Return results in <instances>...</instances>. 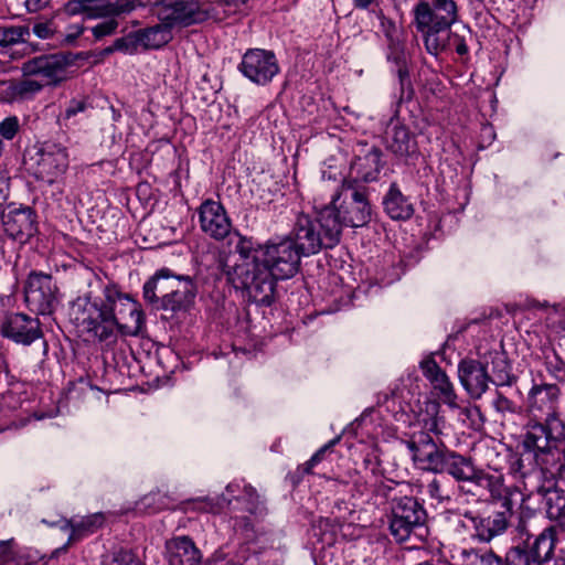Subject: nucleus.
Here are the masks:
<instances>
[{"label": "nucleus", "instance_id": "412c9836", "mask_svg": "<svg viewBox=\"0 0 565 565\" xmlns=\"http://www.w3.org/2000/svg\"><path fill=\"white\" fill-rule=\"evenodd\" d=\"M166 559L169 565H199L202 553L191 537L181 535L167 541Z\"/></svg>", "mask_w": 565, "mask_h": 565}, {"label": "nucleus", "instance_id": "79ce46f5", "mask_svg": "<svg viewBox=\"0 0 565 565\" xmlns=\"http://www.w3.org/2000/svg\"><path fill=\"white\" fill-rule=\"evenodd\" d=\"M223 502L228 504L231 501L226 500L225 498L222 499V502L220 500L214 501L210 498H196L190 500L188 504L190 505L189 509L193 511L218 513L223 509Z\"/></svg>", "mask_w": 565, "mask_h": 565}, {"label": "nucleus", "instance_id": "dca6fc26", "mask_svg": "<svg viewBox=\"0 0 565 565\" xmlns=\"http://www.w3.org/2000/svg\"><path fill=\"white\" fill-rule=\"evenodd\" d=\"M6 234L20 244H25L38 232L36 215L30 207H11L1 214Z\"/></svg>", "mask_w": 565, "mask_h": 565}, {"label": "nucleus", "instance_id": "a19ab883", "mask_svg": "<svg viewBox=\"0 0 565 565\" xmlns=\"http://www.w3.org/2000/svg\"><path fill=\"white\" fill-rule=\"evenodd\" d=\"M142 40H140L139 31L130 32L129 34L118 38L114 41V49L125 54H135L138 52Z\"/></svg>", "mask_w": 565, "mask_h": 565}, {"label": "nucleus", "instance_id": "69168bd1", "mask_svg": "<svg viewBox=\"0 0 565 565\" xmlns=\"http://www.w3.org/2000/svg\"><path fill=\"white\" fill-rule=\"evenodd\" d=\"M396 74L399 81L401 88L404 89L406 84H409V70L408 64L405 63L404 65H397L395 66Z\"/></svg>", "mask_w": 565, "mask_h": 565}, {"label": "nucleus", "instance_id": "338daca9", "mask_svg": "<svg viewBox=\"0 0 565 565\" xmlns=\"http://www.w3.org/2000/svg\"><path fill=\"white\" fill-rule=\"evenodd\" d=\"M68 30L70 32L65 36V42L73 43L79 35H82V33L84 32V26L79 24L71 25Z\"/></svg>", "mask_w": 565, "mask_h": 565}, {"label": "nucleus", "instance_id": "2f4dec72", "mask_svg": "<svg viewBox=\"0 0 565 565\" xmlns=\"http://www.w3.org/2000/svg\"><path fill=\"white\" fill-rule=\"evenodd\" d=\"M490 361L488 364L491 366L490 383L494 384L498 388L504 386H512L516 382V376L512 373V366L503 353L494 352L489 354Z\"/></svg>", "mask_w": 565, "mask_h": 565}, {"label": "nucleus", "instance_id": "a878e982", "mask_svg": "<svg viewBox=\"0 0 565 565\" xmlns=\"http://www.w3.org/2000/svg\"><path fill=\"white\" fill-rule=\"evenodd\" d=\"M480 470L476 469L470 458L448 449L438 473L447 472L457 481L472 482Z\"/></svg>", "mask_w": 565, "mask_h": 565}, {"label": "nucleus", "instance_id": "a211bd4d", "mask_svg": "<svg viewBox=\"0 0 565 565\" xmlns=\"http://www.w3.org/2000/svg\"><path fill=\"white\" fill-rule=\"evenodd\" d=\"M199 221L201 230L216 241L224 239L232 230V223L225 209L213 200H206L200 205Z\"/></svg>", "mask_w": 565, "mask_h": 565}, {"label": "nucleus", "instance_id": "f03ea898", "mask_svg": "<svg viewBox=\"0 0 565 565\" xmlns=\"http://www.w3.org/2000/svg\"><path fill=\"white\" fill-rule=\"evenodd\" d=\"M286 237H291L296 248L309 256L323 248H333L341 238V224L335 217L334 209L323 206L317 218L309 215H298L292 231Z\"/></svg>", "mask_w": 565, "mask_h": 565}, {"label": "nucleus", "instance_id": "f3484780", "mask_svg": "<svg viewBox=\"0 0 565 565\" xmlns=\"http://www.w3.org/2000/svg\"><path fill=\"white\" fill-rule=\"evenodd\" d=\"M488 362L466 358L462 359L458 364V377L473 399H479L488 391L490 383V375L488 373Z\"/></svg>", "mask_w": 565, "mask_h": 565}, {"label": "nucleus", "instance_id": "7c9ffc66", "mask_svg": "<svg viewBox=\"0 0 565 565\" xmlns=\"http://www.w3.org/2000/svg\"><path fill=\"white\" fill-rule=\"evenodd\" d=\"M106 521V516L102 512L93 513L82 518L79 521L75 522L73 520H67L63 529L70 530L71 534L68 537L70 542L78 541L87 535L95 533L98 529H100Z\"/></svg>", "mask_w": 565, "mask_h": 565}, {"label": "nucleus", "instance_id": "6ab92c4d", "mask_svg": "<svg viewBox=\"0 0 565 565\" xmlns=\"http://www.w3.org/2000/svg\"><path fill=\"white\" fill-rule=\"evenodd\" d=\"M512 514L513 511L508 508L495 511L487 516L473 515L471 512H466L465 519L471 522L475 530L473 536L480 542L488 543L507 531Z\"/></svg>", "mask_w": 565, "mask_h": 565}, {"label": "nucleus", "instance_id": "58836bf2", "mask_svg": "<svg viewBox=\"0 0 565 565\" xmlns=\"http://www.w3.org/2000/svg\"><path fill=\"white\" fill-rule=\"evenodd\" d=\"M430 383L434 388L439 392V397L445 404L451 407H457V395L455 393L454 385L446 373L439 375V377H436Z\"/></svg>", "mask_w": 565, "mask_h": 565}, {"label": "nucleus", "instance_id": "a18cd8bd", "mask_svg": "<svg viewBox=\"0 0 565 565\" xmlns=\"http://www.w3.org/2000/svg\"><path fill=\"white\" fill-rule=\"evenodd\" d=\"M9 563H21V556L17 550V544L13 539L0 541V565Z\"/></svg>", "mask_w": 565, "mask_h": 565}, {"label": "nucleus", "instance_id": "ddd939ff", "mask_svg": "<svg viewBox=\"0 0 565 565\" xmlns=\"http://www.w3.org/2000/svg\"><path fill=\"white\" fill-rule=\"evenodd\" d=\"M554 526L546 527L531 547L516 545L505 554V565H542L551 559L554 548Z\"/></svg>", "mask_w": 565, "mask_h": 565}, {"label": "nucleus", "instance_id": "603ef678", "mask_svg": "<svg viewBox=\"0 0 565 565\" xmlns=\"http://www.w3.org/2000/svg\"><path fill=\"white\" fill-rule=\"evenodd\" d=\"M492 405L497 412L502 414L518 413V405L512 399L507 397L500 390L495 391V396L492 401Z\"/></svg>", "mask_w": 565, "mask_h": 565}, {"label": "nucleus", "instance_id": "de8ad7c7", "mask_svg": "<svg viewBox=\"0 0 565 565\" xmlns=\"http://www.w3.org/2000/svg\"><path fill=\"white\" fill-rule=\"evenodd\" d=\"M338 441L339 437L330 440L328 444L322 446L318 451H316L308 461H306L301 467H299V470H301L302 475L311 473L313 467L321 462L326 452L330 450Z\"/></svg>", "mask_w": 565, "mask_h": 565}, {"label": "nucleus", "instance_id": "3c124183", "mask_svg": "<svg viewBox=\"0 0 565 565\" xmlns=\"http://www.w3.org/2000/svg\"><path fill=\"white\" fill-rule=\"evenodd\" d=\"M21 100L29 99L42 90L44 84L36 79L23 78L18 81Z\"/></svg>", "mask_w": 565, "mask_h": 565}, {"label": "nucleus", "instance_id": "ea45409f", "mask_svg": "<svg viewBox=\"0 0 565 565\" xmlns=\"http://www.w3.org/2000/svg\"><path fill=\"white\" fill-rule=\"evenodd\" d=\"M243 492L242 499L246 504V510L253 515L263 516L266 513V507L260 500L256 489L252 486H244Z\"/></svg>", "mask_w": 565, "mask_h": 565}, {"label": "nucleus", "instance_id": "39448f33", "mask_svg": "<svg viewBox=\"0 0 565 565\" xmlns=\"http://www.w3.org/2000/svg\"><path fill=\"white\" fill-rule=\"evenodd\" d=\"M328 206L334 209L341 228L343 226L362 227L372 220L373 211L367 192L355 184V181H343Z\"/></svg>", "mask_w": 565, "mask_h": 565}, {"label": "nucleus", "instance_id": "13d9d810", "mask_svg": "<svg viewBox=\"0 0 565 565\" xmlns=\"http://www.w3.org/2000/svg\"><path fill=\"white\" fill-rule=\"evenodd\" d=\"M18 81H8L2 83V97L7 102H17L21 100V94L18 92L19 89Z\"/></svg>", "mask_w": 565, "mask_h": 565}, {"label": "nucleus", "instance_id": "7ed1b4c3", "mask_svg": "<svg viewBox=\"0 0 565 565\" xmlns=\"http://www.w3.org/2000/svg\"><path fill=\"white\" fill-rule=\"evenodd\" d=\"M225 274L234 288L246 292L252 301L264 306L273 303L278 279L257 253L252 260L227 267Z\"/></svg>", "mask_w": 565, "mask_h": 565}, {"label": "nucleus", "instance_id": "72a5a7b5", "mask_svg": "<svg viewBox=\"0 0 565 565\" xmlns=\"http://www.w3.org/2000/svg\"><path fill=\"white\" fill-rule=\"evenodd\" d=\"M431 433H439L436 418L425 419L422 429L412 433L409 439L406 440V446L411 450L412 456L437 444Z\"/></svg>", "mask_w": 565, "mask_h": 565}, {"label": "nucleus", "instance_id": "4be33fe9", "mask_svg": "<svg viewBox=\"0 0 565 565\" xmlns=\"http://www.w3.org/2000/svg\"><path fill=\"white\" fill-rule=\"evenodd\" d=\"M181 275H175L169 268H161L148 279L142 288L143 299L153 309L167 299Z\"/></svg>", "mask_w": 565, "mask_h": 565}, {"label": "nucleus", "instance_id": "cd10ccee", "mask_svg": "<svg viewBox=\"0 0 565 565\" xmlns=\"http://www.w3.org/2000/svg\"><path fill=\"white\" fill-rule=\"evenodd\" d=\"M537 493L544 499L546 515L557 527L565 531V492L555 486L539 487Z\"/></svg>", "mask_w": 565, "mask_h": 565}, {"label": "nucleus", "instance_id": "2eb2a0df", "mask_svg": "<svg viewBox=\"0 0 565 565\" xmlns=\"http://www.w3.org/2000/svg\"><path fill=\"white\" fill-rule=\"evenodd\" d=\"M70 60L63 53L44 54L22 63L21 72L25 77H41L44 85L56 84L63 79Z\"/></svg>", "mask_w": 565, "mask_h": 565}, {"label": "nucleus", "instance_id": "5fc2aeb1", "mask_svg": "<svg viewBox=\"0 0 565 565\" xmlns=\"http://www.w3.org/2000/svg\"><path fill=\"white\" fill-rule=\"evenodd\" d=\"M426 493L437 502L449 500L450 497L444 489L443 483L439 479L433 478L426 486Z\"/></svg>", "mask_w": 565, "mask_h": 565}, {"label": "nucleus", "instance_id": "e433bc0d", "mask_svg": "<svg viewBox=\"0 0 565 565\" xmlns=\"http://www.w3.org/2000/svg\"><path fill=\"white\" fill-rule=\"evenodd\" d=\"M29 32L25 25L0 26V50L23 42Z\"/></svg>", "mask_w": 565, "mask_h": 565}, {"label": "nucleus", "instance_id": "774afa93", "mask_svg": "<svg viewBox=\"0 0 565 565\" xmlns=\"http://www.w3.org/2000/svg\"><path fill=\"white\" fill-rule=\"evenodd\" d=\"M49 2L50 0H25V6L30 12H36L45 8Z\"/></svg>", "mask_w": 565, "mask_h": 565}, {"label": "nucleus", "instance_id": "393cba45", "mask_svg": "<svg viewBox=\"0 0 565 565\" xmlns=\"http://www.w3.org/2000/svg\"><path fill=\"white\" fill-rule=\"evenodd\" d=\"M382 168V151L379 148H371L364 156L358 157L351 164V177L348 181L372 182L379 177Z\"/></svg>", "mask_w": 565, "mask_h": 565}, {"label": "nucleus", "instance_id": "b1692460", "mask_svg": "<svg viewBox=\"0 0 565 565\" xmlns=\"http://www.w3.org/2000/svg\"><path fill=\"white\" fill-rule=\"evenodd\" d=\"M89 19L128 14L137 8H145L146 0H88Z\"/></svg>", "mask_w": 565, "mask_h": 565}, {"label": "nucleus", "instance_id": "052dcab7", "mask_svg": "<svg viewBox=\"0 0 565 565\" xmlns=\"http://www.w3.org/2000/svg\"><path fill=\"white\" fill-rule=\"evenodd\" d=\"M87 109L85 99H72L64 111V118L70 119Z\"/></svg>", "mask_w": 565, "mask_h": 565}, {"label": "nucleus", "instance_id": "6e6552de", "mask_svg": "<svg viewBox=\"0 0 565 565\" xmlns=\"http://www.w3.org/2000/svg\"><path fill=\"white\" fill-rule=\"evenodd\" d=\"M277 279H289L300 269L303 256L294 244L291 237L269 239L257 252Z\"/></svg>", "mask_w": 565, "mask_h": 565}, {"label": "nucleus", "instance_id": "6e6d98bb", "mask_svg": "<svg viewBox=\"0 0 565 565\" xmlns=\"http://www.w3.org/2000/svg\"><path fill=\"white\" fill-rule=\"evenodd\" d=\"M117 28L118 21L114 18H110L109 20L98 23L97 25L92 28V33L96 40H100L105 36L114 34Z\"/></svg>", "mask_w": 565, "mask_h": 565}, {"label": "nucleus", "instance_id": "c85d7f7f", "mask_svg": "<svg viewBox=\"0 0 565 565\" xmlns=\"http://www.w3.org/2000/svg\"><path fill=\"white\" fill-rule=\"evenodd\" d=\"M473 483L479 487L487 488L492 500L499 502L502 510L509 508L513 511L512 494L516 490L505 487L503 484L502 477L488 475L480 470Z\"/></svg>", "mask_w": 565, "mask_h": 565}, {"label": "nucleus", "instance_id": "473e14b6", "mask_svg": "<svg viewBox=\"0 0 565 565\" xmlns=\"http://www.w3.org/2000/svg\"><path fill=\"white\" fill-rule=\"evenodd\" d=\"M141 45L145 50H156L164 46L172 40V28L167 21H160V23L149 26L142 30H138Z\"/></svg>", "mask_w": 565, "mask_h": 565}, {"label": "nucleus", "instance_id": "4468645a", "mask_svg": "<svg viewBox=\"0 0 565 565\" xmlns=\"http://www.w3.org/2000/svg\"><path fill=\"white\" fill-rule=\"evenodd\" d=\"M238 70L250 82L266 85L279 73V64L271 51L249 49L243 55Z\"/></svg>", "mask_w": 565, "mask_h": 565}, {"label": "nucleus", "instance_id": "c756f323", "mask_svg": "<svg viewBox=\"0 0 565 565\" xmlns=\"http://www.w3.org/2000/svg\"><path fill=\"white\" fill-rule=\"evenodd\" d=\"M384 211L392 220H408L414 214V206L396 183H392L383 198Z\"/></svg>", "mask_w": 565, "mask_h": 565}, {"label": "nucleus", "instance_id": "0eeeda50", "mask_svg": "<svg viewBox=\"0 0 565 565\" xmlns=\"http://www.w3.org/2000/svg\"><path fill=\"white\" fill-rule=\"evenodd\" d=\"M160 21H167L174 28H185L217 18L216 7L199 0H146Z\"/></svg>", "mask_w": 565, "mask_h": 565}, {"label": "nucleus", "instance_id": "aec40b11", "mask_svg": "<svg viewBox=\"0 0 565 565\" xmlns=\"http://www.w3.org/2000/svg\"><path fill=\"white\" fill-rule=\"evenodd\" d=\"M195 295L196 287L193 279L190 276H180L167 299L158 302L154 309L171 313L185 311L193 303Z\"/></svg>", "mask_w": 565, "mask_h": 565}, {"label": "nucleus", "instance_id": "864d4df0", "mask_svg": "<svg viewBox=\"0 0 565 565\" xmlns=\"http://www.w3.org/2000/svg\"><path fill=\"white\" fill-rule=\"evenodd\" d=\"M136 561V555L130 548L124 546H115L111 552L110 562L117 565H131Z\"/></svg>", "mask_w": 565, "mask_h": 565}, {"label": "nucleus", "instance_id": "4c0bfd02", "mask_svg": "<svg viewBox=\"0 0 565 565\" xmlns=\"http://www.w3.org/2000/svg\"><path fill=\"white\" fill-rule=\"evenodd\" d=\"M462 555L470 564L481 563L482 565H492L493 563H501V556L490 548L463 550Z\"/></svg>", "mask_w": 565, "mask_h": 565}, {"label": "nucleus", "instance_id": "5701e85b", "mask_svg": "<svg viewBox=\"0 0 565 565\" xmlns=\"http://www.w3.org/2000/svg\"><path fill=\"white\" fill-rule=\"evenodd\" d=\"M386 148L399 159H408L418 154L415 135L405 126L395 124L386 132Z\"/></svg>", "mask_w": 565, "mask_h": 565}, {"label": "nucleus", "instance_id": "49530a36", "mask_svg": "<svg viewBox=\"0 0 565 565\" xmlns=\"http://www.w3.org/2000/svg\"><path fill=\"white\" fill-rule=\"evenodd\" d=\"M376 19L380 21V28L381 31L384 33L386 41H392L395 39H399L398 36V28L394 20L391 18H387L383 10H376V13L374 14Z\"/></svg>", "mask_w": 565, "mask_h": 565}, {"label": "nucleus", "instance_id": "c9c22d12", "mask_svg": "<svg viewBox=\"0 0 565 565\" xmlns=\"http://www.w3.org/2000/svg\"><path fill=\"white\" fill-rule=\"evenodd\" d=\"M542 359L546 372L557 382L565 383V360L553 348H544Z\"/></svg>", "mask_w": 565, "mask_h": 565}, {"label": "nucleus", "instance_id": "0e129e2a", "mask_svg": "<svg viewBox=\"0 0 565 565\" xmlns=\"http://www.w3.org/2000/svg\"><path fill=\"white\" fill-rule=\"evenodd\" d=\"M33 32L40 39H49L53 33L51 23L47 22L34 24Z\"/></svg>", "mask_w": 565, "mask_h": 565}, {"label": "nucleus", "instance_id": "8fccbe9b", "mask_svg": "<svg viewBox=\"0 0 565 565\" xmlns=\"http://www.w3.org/2000/svg\"><path fill=\"white\" fill-rule=\"evenodd\" d=\"M21 125L17 116L6 117L0 121V136L6 140H12L20 131Z\"/></svg>", "mask_w": 565, "mask_h": 565}, {"label": "nucleus", "instance_id": "4d7b16f0", "mask_svg": "<svg viewBox=\"0 0 565 565\" xmlns=\"http://www.w3.org/2000/svg\"><path fill=\"white\" fill-rule=\"evenodd\" d=\"M88 0H70L64 6V12L67 15L85 14L89 19Z\"/></svg>", "mask_w": 565, "mask_h": 565}, {"label": "nucleus", "instance_id": "9b49d317", "mask_svg": "<svg viewBox=\"0 0 565 565\" xmlns=\"http://www.w3.org/2000/svg\"><path fill=\"white\" fill-rule=\"evenodd\" d=\"M57 287L52 275L32 270L24 285V301L38 315H51L57 306Z\"/></svg>", "mask_w": 565, "mask_h": 565}, {"label": "nucleus", "instance_id": "20e7f679", "mask_svg": "<svg viewBox=\"0 0 565 565\" xmlns=\"http://www.w3.org/2000/svg\"><path fill=\"white\" fill-rule=\"evenodd\" d=\"M414 23L423 34L425 47L438 45V33L449 29L457 20L454 0H419L413 9Z\"/></svg>", "mask_w": 565, "mask_h": 565}, {"label": "nucleus", "instance_id": "f8f14e48", "mask_svg": "<svg viewBox=\"0 0 565 565\" xmlns=\"http://www.w3.org/2000/svg\"><path fill=\"white\" fill-rule=\"evenodd\" d=\"M0 334L23 347L44 339L41 321L22 312L7 313L0 322Z\"/></svg>", "mask_w": 565, "mask_h": 565}, {"label": "nucleus", "instance_id": "9d476101", "mask_svg": "<svg viewBox=\"0 0 565 565\" xmlns=\"http://www.w3.org/2000/svg\"><path fill=\"white\" fill-rule=\"evenodd\" d=\"M391 534L397 542L406 541L411 533L426 521V511L423 505L412 497H401L392 500Z\"/></svg>", "mask_w": 565, "mask_h": 565}, {"label": "nucleus", "instance_id": "f257e3e1", "mask_svg": "<svg viewBox=\"0 0 565 565\" xmlns=\"http://www.w3.org/2000/svg\"><path fill=\"white\" fill-rule=\"evenodd\" d=\"M70 317L81 332L106 343L116 341L118 330L137 335L143 326V313L138 303L113 284L104 287L103 299L76 298Z\"/></svg>", "mask_w": 565, "mask_h": 565}, {"label": "nucleus", "instance_id": "c03bdc74", "mask_svg": "<svg viewBox=\"0 0 565 565\" xmlns=\"http://www.w3.org/2000/svg\"><path fill=\"white\" fill-rule=\"evenodd\" d=\"M141 504L150 509L151 512H157L167 509L169 505L168 497L160 490L151 491L141 499Z\"/></svg>", "mask_w": 565, "mask_h": 565}, {"label": "nucleus", "instance_id": "f704fd0d", "mask_svg": "<svg viewBox=\"0 0 565 565\" xmlns=\"http://www.w3.org/2000/svg\"><path fill=\"white\" fill-rule=\"evenodd\" d=\"M448 449L441 443L413 455V460L424 470L438 473Z\"/></svg>", "mask_w": 565, "mask_h": 565}, {"label": "nucleus", "instance_id": "680f3d73", "mask_svg": "<svg viewBox=\"0 0 565 565\" xmlns=\"http://www.w3.org/2000/svg\"><path fill=\"white\" fill-rule=\"evenodd\" d=\"M247 0H216V6L224 8V13L230 14L237 10Z\"/></svg>", "mask_w": 565, "mask_h": 565}, {"label": "nucleus", "instance_id": "e2e57ef3", "mask_svg": "<svg viewBox=\"0 0 565 565\" xmlns=\"http://www.w3.org/2000/svg\"><path fill=\"white\" fill-rule=\"evenodd\" d=\"M353 4L356 9L369 10L373 14L376 13V10H381L379 0H353Z\"/></svg>", "mask_w": 565, "mask_h": 565}, {"label": "nucleus", "instance_id": "423d86ee", "mask_svg": "<svg viewBox=\"0 0 565 565\" xmlns=\"http://www.w3.org/2000/svg\"><path fill=\"white\" fill-rule=\"evenodd\" d=\"M521 446L523 451L519 455H514L509 460V472L518 479H524L535 470L545 479L558 480L561 469L565 459V444L547 445L555 451L553 457L551 455L543 454V457L536 448L526 447L525 433L522 436Z\"/></svg>", "mask_w": 565, "mask_h": 565}, {"label": "nucleus", "instance_id": "bf43d9fd", "mask_svg": "<svg viewBox=\"0 0 565 565\" xmlns=\"http://www.w3.org/2000/svg\"><path fill=\"white\" fill-rule=\"evenodd\" d=\"M422 369L424 375L433 382L436 377H439V375L444 374L445 371L441 370V367L437 364L435 360H428L422 363Z\"/></svg>", "mask_w": 565, "mask_h": 565}, {"label": "nucleus", "instance_id": "37998d69", "mask_svg": "<svg viewBox=\"0 0 565 565\" xmlns=\"http://www.w3.org/2000/svg\"><path fill=\"white\" fill-rule=\"evenodd\" d=\"M386 58L388 62L393 63L394 66L407 63L405 47L399 39L387 41Z\"/></svg>", "mask_w": 565, "mask_h": 565}, {"label": "nucleus", "instance_id": "1a4fd4ad", "mask_svg": "<svg viewBox=\"0 0 565 565\" xmlns=\"http://www.w3.org/2000/svg\"><path fill=\"white\" fill-rule=\"evenodd\" d=\"M28 164L38 180L53 184L68 168L67 149L54 142L35 146L33 153L29 154Z\"/></svg>", "mask_w": 565, "mask_h": 565}, {"label": "nucleus", "instance_id": "09e8293b", "mask_svg": "<svg viewBox=\"0 0 565 565\" xmlns=\"http://www.w3.org/2000/svg\"><path fill=\"white\" fill-rule=\"evenodd\" d=\"M238 241L235 245V250L239 254L242 260L241 263H245L247 260H252L255 254L258 252V248L254 247V244L250 238L242 236L237 233Z\"/></svg>", "mask_w": 565, "mask_h": 565}, {"label": "nucleus", "instance_id": "bb28decb", "mask_svg": "<svg viewBox=\"0 0 565 565\" xmlns=\"http://www.w3.org/2000/svg\"><path fill=\"white\" fill-rule=\"evenodd\" d=\"M467 35L471 38L470 29L467 26H462L460 31H451L450 28L445 29L438 33V45H434V49L430 46L425 49L434 56L451 49L460 56H468L469 47L467 45Z\"/></svg>", "mask_w": 565, "mask_h": 565}]
</instances>
